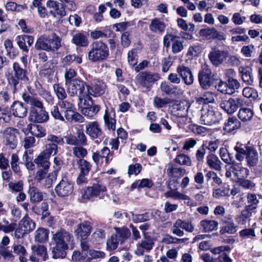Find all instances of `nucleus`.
<instances>
[{"instance_id":"obj_1","label":"nucleus","mask_w":262,"mask_h":262,"mask_svg":"<svg viewBox=\"0 0 262 262\" xmlns=\"http://www.w3.org/2000/svg\"><path fill=\"white\" fill-rule=\"evenodd\" d=\"M52 249L54 258H63L67 255L66 250L74 245L72 235L65 230H61L53 234Z\"/></svg>"},{"instance_id":"obj_2","label":"nucleus","mask_w":262,"mask_h":262,"mask_svg":"<svg viewBox=\"0 0 262 262\" xmlns=\"http://www.w3.org/2000/svg\"><path fill=\"white\" fill-rule=\"evenodd\" d=\"M13 70H8L5 74L8 85L12 88L13 93L18 90L19 81L27 82L29 78L27 76V70L22 68L18 62H14L12 66Z\"/></svg>"},{"instance_id":"obj_3","label":"nucleus","mask_w":262,"mask_h":262,"mask_svg":"<svg viewBox=\"0 0 262 262\" xmlns=\"http://www.w3.org/2000/svg\"><path fill=\"white\" fill-rule=\"evenodd\" d=\"M61 38L56 33L43 34L36 41L35 47L37 50L46 51H56L61 47Z\"/></svg>"},{"instance_id":"obj_4","label":"nucleus","mask_w":262,"mask_h":262,"mask_svg":"<svg viewBox=\"0 0 262 262\" xmlns=\"http://www.w3.org/2000/svg\"><path fill=\"white\" fill-rule=\"evenodd\" d=\"M67 85V91L70 96H77L79 101L83 105H86L87 100L91 101L92 98L86 94L85 87L86 83L80 79L76 78L70 81Z\"/></svg>"},{"instance_id":"obj_5","label":"nucleus","mask_w":262,"mask_h":262,"mask_svg":"<svg viewBox=\"0 0 262 262\" xmlns=\"http://www.w3.org/2000/svg\"><path fill=\"white\" fill-rule=\"evenodd\" d=\"M106 192L105 184L99 180L83 189L81 192V198L83 200L94 201L97 199H102Z\"/></svg>"},{"instance_id":"obj_6","label":"nucleus","mask_w":262,"mask_h":262,"mask_svg":"<svg viewBox=\"0 0 262 262\" xmlns=\"http://www.w3.org/2000/svg\"><path fill=\"white\" fill-rule=\"evenodd\" d=\"M88 55L89 60L91 62L103 61L109 56V49L106 44L102 41H95L90 45Z\"/></svg>"},{"instance_id":"obj_7","label":"nucleus","mask_w":262,"mask_h":262,"mask_svg":"<svg viewBox=\"0 0 262 262\" xmlns=\"http://www.w3.org/2000/svg\"><path fill=\"white\" fill-rule=\"evenodd\" d=\"M222 119L221 114L212 107H204L201 110L200 121L206 125L217 124Z\"/></svg>"},{"instance_id":"obj_8","label":"nucleus","mask_w":262,"mask_h":262,"mask_svg":"<svg viewBox=\"0 0 262 262\" xmlns=\"http://www.w3.org/2000/svg\"><path fill=\"white\" fill-rule=\"evenodd\" d=\"M36 224L28 215H26L19 222L18 227L15 230L14 235L17 238H22L25 234L33 231Z\"/></svg>"},{"instance_id":"obj_9","label":"nucleus","mask_w":262,"mask_h":262,"mask_svg":"<svg viewBox=\"0 0 262 262\" xmlns=\"http://www.w3.org/2000/svg\"><path fill=\"white\" fill-rule=\"evenodd\" d=\"M163 45L166 48L171 46V52L178 54L184 49L183 41L180 37L171 33L166 34L163 37Z\"/></svg>"},{"instance_id":"obj_10","label":"nucleus","mask_w":262,"mask_h":262,"mask_svg":"<svg viewBox=\"0 0 262 262\" xmlns=\"http://www.w3.org/2000/svg\"><path fill=\"white\" fill-rule=\"evenodd\" d=\"M160 78L158 73L149 71L139 73L136 77V81L138 84L143 88H149L152 83Z\"/></svg>"},{"instance_id":"obj_11","label":"nucleus","mask_w":262,"mask_h":262,"mask_svg":"<svg viewBox=\"0 0 262 262\" xmlns=\"http://www.w3.org/2000/svg\"><path fill=\"white\" fill-rule=\"evenodd\" d=\"M183 230L188 232H192L194 230V226L190 221L177 219L173 223L171 232L178 236H183L185 234Z\"/></svg>"},{"instance_id":"obj_12","label":"nucleus","mask_w":262,"mask_h":262,"mask_svg":"<svg viewBox=\"0 0 262 262\" xmlns=\"http://www.w3.org/2000/svg\"><path fill=\"white\" fill-rule=\"evenodd\" d=\"M49 118V113L45 108H30L28 118L29 121L36 123H43L48 122Z\"/></svg>"},{"instance_id":"obj_13","label":"nucleus","mask_w":262,"mask_h":262,"mask_svg":"<svg viewBox=\"0 0 262 262\" xmlns=\"http://www.w3.org/2000/svg\"><path fill=\"white\" fill-rule=\"evenodd\" d=\"M86 134L93 140L97 139L95 143L99 144L103 138V132L98 121L88 123L85 127Z\"/></svg>"},{"instance_id":"obj_14","label":"nucleus","mask_w":262,"mask_h":262,"mask_svg":"<svg viewBox=\"0 0 262 262\" xmlns=\"http://www.w3.org/2000/svg\"><path fill=\"white\" fill-rule=\"evenodd\" d=\"M73 189V183L66 177L62 178L55 188L57 195L61 197L70 195L72 193Z\"/></svg>"},{"instance_id":"obj_15","label":"nucleus","mask_w":262,"mask_h":262,"mask_svg":"<svg viewBox=\"0 0 262 262\" xmlns=\"http://www.w3.org/2000/svg\"><path fill=\"white\" fill-rule=\"evenodd\" d=\"M5 144L11 149L16 147L18 143V131L13 127H7L3 131Z\"/></svg>"},{"instance_id":"obj_16","label":"nucleus","mask_w":262,"mask_h":262,"mask_svg":"<svg viewBox=\"0 0 262 262\" xmlns=\"http://www.w3.org/2000/svg\"><path fill=\"white\" fill-rule=\"evenodd\" d=\"M244 104V101L241 98H230L228 100H222L220 107L229 114L235 112L238 108Z\"/></svg>"},{"instance_id":"obj_17","label":"nucleus","mask_w":262,"mask_h":262,"mask_svg":"<svg viewBox=\"0 0 262 262\" xmlns=\"http://www.w3.org/2000/svg\"><path fill=\"white\" fill-rule=\"evenodd\" d=\"M198 79L201 86L203 89H209L212 84V72L209 66L203 64L202 70L199 72Z\"/></svg>"},{"instance_id":"obj_18","label":"nucleus","mask_w":262,"mask_h":262,"mask_svg":"<svg viewBox=\"0 0 262 262\" xmlns=\"http://www.w3.org/2000/svg\"><path fill=\"white\" fill-rule=\"evenodd\" d=\"M229 55V53L226 50H220L217 48H213L209 53L208 57L211 63L217 67L222 64Z\"/></svg>"},{"instance_id":"obj_19","label":"nucleus","mask_w":262,"mask_h":262,"mask_svg":"<svg viewBox=\"0 0 262 262\" xmlns=\"http://www.w3.org/2000/svg\"><path fill=\"white\" fill-rule=\"evenodd\" d=\"M106 85L102 80H94L92 85H86V94L89 96L98 97L102 95L105 92Z\"/></svg>"},{"instance_id":"obj_20","label":"nucleus","mask_w":262,"mask_h":262,"mask_svg":"<svg viewBox=\"0 0 262 262\" xmlns=\"http://www.w3.org/2000/svg\"><path fill=\"white\" fill-rule=\"evenodd\" d=\"M92 229L91 224L89 222L84 221L77 225L74 234L77 238L86 239L90 236Z\"/></svg>"},{"instance_id":"obj_21","label":"nucleus","mask_w":262,"mask_h":262,"mask_svg":"<svg viewBox=\"0 0 262 262\" xmlns=\"http://www.w3.org/2000/svg\"><path fill=\"white\" fill-rule=\"evenodd\" d=\"M177 72L186 85H190L193 83L194 76L191 70L189 67L184 65H180L177 68Z\"/></svg>"},{"instance_id":"obj_22","label":"nucleus","mask_w":262,"mask_h":262,"mask_svg":"<svg viewBox=\"0 0 262 262\" xmlns=\"http://www.w3.org/2000/svg\"><path fill=\"white\" fill-rule=\"evenodd\" d=\"M199 35L205 37L207 40L215 39L225 40V37L223 33L219 32L214 28H206L202 29L199 31Z\"/></svg>"},{"instance_id":"obj_23","label":"nucleus","mask_w":262,"mask_h":262,"mask_svg":"<svg viewBox=\"0 0 262 262\" xmlns=\"http://www.w3.org/2000/svg\"><path fill=\"white\" fill-rule=\"evenodd\" d=\"M111 154L110 149L107 147H104L100 151L95 152L92 155V159L96 165H98L100 161L102 163V160L104 159L105 164L107 165L112 158H110V155Z\"/></svg>"},{"instance_id":"obj_24","label":"nucleus","mask_w":262,"mask_h":262,"mask_svg":"<svg viewBox=\"0 0 262 262\" xmlns=\"http://www.w3.org/2000/svg\"><path fill=\"white\" fill-rule=\"evenodd\" d=\"M115 112L114 109L110 106V107L105 105V110L103 119L105 125L109 129L114 130L116 128Z\"/></svg>"},{"instance_id":"obj_25","label":"nucleus","mask_w":262,"mask_h":262,"mask_svg":"<svg viewBox=\"0 0 262 262\" xmlns=\"http://www.w3.org/2000/svg\"><path fill=\"white\" fill-rule=\"evenodd\" d=\"M11 112L15 117L24 118L26 116L28 110L23 102L15 101L11 106Z\"/></svg>"},{"instance_id":"obj_26","label":"nucleus","mask_w":262,"mask_h":262,"mask_svg":"<svg viewBox=\"0 0 262 262\" xmlns=\"http://www.w3.org/2000/svg\"><path fill=\"white\" fill-rule=\"evenodd\" d=\"M17 45L23 51L28 52L29 48L33 43L34 38L32 36L27 35H18L15 39Z\"/></svg>"},{"instance_id":"obj_27","label":"nucleus","mask_w":262,"mask_h":262,"mask_svg":"<svg viewBox=\"0 0 262 262\" xmlns=\"http://www.w3.org/2000/svg\"><path fill=\"white\" fill-rule=\"evenodd\" d=\"M238 71L243 81L248 85H252L254 81L252 68L249 66H242L239 68Z\"/></svg>"},{"instance_id":"obj_28","label":"nucleus","mask_w":262,"mask_h":262,"mask_svg":"<svg viewBox=\"0 0 262 262\" xmlns=\"http://www.w3.org/2000/svg\"><path fill=\"white\" fill-rule=\"evenodd\" d=\"M93 103L92 99L91 101L87 100L86 102L85 106L82 108L81 110V113L87 117L91 118L96 115L97 113L100 111V106L98 105H94L92 106Z\"/></svg>"},{"instance_id":"obj_29","label":"nucleus","mask_w":262,"mask_h":262,"mask_svg":"<svg viewBox=\"0 0 262 262\" xmlns=\"http://www.w3.org/2000/svg\"><path fill=\"white\" fill-rule=\"evenodd\" d=\"M155 245L154 239L146 233H143V239L137 244V247L141 248L147 252L151 250Z\"/></svg>"},{"instance_id":"obj_30","label":"nucleus","mask_w":262,"mask_h":262,"mask_svg":"<svg viewBox=\"0 0 262 262\" xmlns=\"http://www.w3.org/2000/svg\"><path fill=\"white\" fill-rule=\"evenodd\" d=\"M28 193L31 203H39L43 199L42 192L35 186H30Z\"/></svg>"},{"instance_id":"obj_31","label":"nucleus","mask_w":262,"mask_h":262,"mask_svg":"<svg viewBox=\"0 0 262 262\" xmlns=\"http://www.w3.org/2000/svg\"><path fill=\"white\" fill-rule=\"evenodd\" d=\"M64 120L69 122H75L82 123L84 121V117L79 113L72 108L67 111H64Z\"/></svg>"},{"instance_id":"obj_32","label":"nucleus","mask_w":262,"mask_h":262,"mask_svg":"<svg viewBox=\"0 0 262 262\" xmlns=\"http://www.w3.org/2000/svg\"><path fill=\"white\" fill-rule=\"evenodd\" d=\"M254 111L249 107H242L238 112L237 116L238 119L244 123L250 122L253 118Z\"/></svg>"},{"instance_id":"obj_33","label":"nucleus","mask_w":262,"mask_h":262,"mask_svg":"<svg viewBox=\"0 0 262 262\" xmlns=\"http://www.w3.org/2000/svg\"><path fill=\"white\" fill-rule=\"evenodd\" d=\"M206 163L211 169L220 171L222 169V162L218 157L214 154H209L206 157Z\"/></svg>"},{"instance_id":"obj_34","label":"nucleus","mask_w":262,"mask_h":262,"mask_svg":"<svg viewBox=\"0 0 262 262\" xmlns=\"http://www.w3.org/2000/svg\"><path fill=\"white\" fill-rule=\"evenodd\" d=\"M247 150L246 158L247 164L251 166L256 165L258 161V154L257 151L251 146H248Z\"/></svg>"},{"instance_id":"obj_35","label":"nucleus","mask_w":262,"mask_h":262,"mask_svg":"<svg viewBox=\"0 0 262 262\" xmlns=\"http://www.w3.org/2000/svg\"><path fill=\"white\" fill-rule=\"evenodd\" d=\"M241 126V122L234 116L229 117L225 123L223 129L226 132H231L239 128Z\"/></svg>"},{"instance_id":"obj_36","label":"nucleus","mask_w":262,"mask_h":262,"mask_svg":"<svg viewBox=\"0 0 262 262\" xmlns=\"http://www.w3.org/2000/svg\"><path fill=\"white\" fill-rule=\"evenodd\" d=\"M165 23L159 18H154L151 20L149 26V30L154 33H162L165 29Z\"/></svg>"},{"instance_id":"obj_37","label":"nucleus","mask_w":262,"mask_h":262,"mask_svg":"<svg viewBox=\"0 0 262 262\" xmlns=\"http://www.w3.org/2000/svg\"><path fill=\"white\" fill-rule=\"evenodd\" d=\"M22 97L24 101L31 106V107H36L38 109L45 108L43 103L38 99L26 93H24Z\"/></svg>"},{"instance_id":"obj_38","label":"nucleus","mask_w":262,"mask_h":262,"mask_svg":"<svg viewBox=\"0 0 262 262\" xmlns=\"http://www.w3.org/2000/svg\"><path fill=\"white\" fill-rule=\"evenodd\" d=\"M71 42L79 47H86L89 41L86 36L82 33H77L73 35Z\"/></svg>"},{"instance_id":"obj_39","label":"nucleus","mask_w":262,"mask_h":262,"mask_svg":"<svg viewBox=\"0 0 262 262\" xmlns=\"http://www.w3.org/2000/svg\"><path fill=\"white\" fill-rule=\"evenodd\" d=\"M79 172L89 175L92 168V164L84 159H79L77 161Z\"/></svg>"},{"instance_id":"obj_40","label":"nucleus","mask_w":262,"mask_h":262,"mask_svg":"<svg viewBox=\"0 0 262 262\" xmlns=\"http://www.w3.org/2000/svg\"><path fill=\"white\" fill-rule=\"evenodd\" d=\"M186 173V170L182 167H175L172 164L168 165L167 169V174L168 176L172 178L181 177L183 176Z\"/></svg>"},{"instance_id":"obj_41","label":"nucleus","mask_w":262,"mask_h":262,"mask_svg":"<svg viewBox=\"0 0 262 262\" xmlns=\"http://www.w3.org/2000/svg\"><path fill=\"white\" fill-rule=\"evenodd\" d=\"M49 157L46 156L42 152L35 158L34 162L37 165L38 167H41L45 169H49L50 165L49 162Z\"/></svg>"},{"instance_id":"obj_42","label":"nucleus","mask_w":262,"mask_h":262,"mask_svg":"<svg viewBox=\"0 0 262 262\" xmlns=\"http://www.w3.org/2000/svg\"><path fill=\"white\" fill-rule=\"evenodd\" d=\"M218 225V222L214 220H204L200 222V226L206 232L217 230Z\"/></svg>"},{"instance_id":"obj_43","label":"nucleus","mask_w":262,"mask_h":262,"mask_svg":"<svg viewBox=\"0 0 262 262\" xmlns=\"http://www.w3.org/2000/svg\"><path fill=\"white\" fill-rule=\"evenodd\" d=\"M27 128L29 130L32 129L31 131L32 135L37 138H42L46 135V129L41 125L29 124Z\"/></svg>"},{"instance_id":"obj_44","label":"nucleus","mask_w":262,"mask_h":262,"mask_svg":"<svg viewBox=\"0 0 262 262\" xmlns=\"http://www.w3.org/2000/svg\"><path fill=\"white\" fill-rule=\"evenodd\" d=\"M49 231L43 228H39L35 232L34 239L38 243H43L48 239Z\"/></svg>"},{"instance_id":"obj_45","label":"nucleus","mask_w":262,"mask_h":262,"mask_svg":"<svg viewBox=\"0 0 262 262\" xmlns=\"http://www.w3.org/2000/svg\"><path fill=\"white\" fill-rule=\"evenodd\" d=\"M250 210H251L249 209V206H246L242 210L241 214L236 217V222L240 225L245 224L247 220L252 216V213Z\"/></svg>"},{"instance_id":"obj_46","label":"nucleus","mask_w":262,"mask_h":262,"mask_svg":"<svg viewBox=\"0 0 262 262\" xmlns=\"http://www.w3.org/2000/svg\"><path fill=\"white\" fill-rule=\"evenodd\" d=\"M213 196L216 199L230 196V186L225 184L222 188L214 189Z\"/></svg>"},{"instance_id":"obj_47","label":"nucleus","mask_w":262,"mask_h":262,"mask_svg":"<svg viewBox=\"0 0 262 262\" xmlns=\"http://www.w3.org/2000/svg\"><path fill=\"white\" fill-rule=\"evenodd\" d=\"M16 224L14 222L9 223L6 219H3L0 223V231L8 233L16 229Z\"/></svg>"},{"instance_id":"obj_48","label":"nucleus","mask_w":262,"mask_h":262,"mask_svg":"<svg viewBox=\"0 0 262 262\" xmlns=\"http://www.w3.org/2000/svg\"><path fill=\"white\" fill-rule=\"evenodd\" d=\"M116 233L114 234L117 236L120 243H123L130 235V232L127 228H116Z\"/></svg>"},{"instance_id":"obj_49","label":"nucleus","mask_w":262,"mask_h":262,"mask_svg":"<svg viewBox=\"0 0 262 262\" xmlns=\"http://www.w3.org/2000/svg\"><path fill=\"white\" fill-rule=\"evenodd\" d=\"M164 196L166 198H171L174 200H189L190 199L188 195L183 194L176 190H170L164 193Z\"/></svg>"},{"instance_id":"obj_50","label":"nucleus","mask_w":262,"mask_h":262,"mask_svg":"<svg viewBox=\"0 0 262 262\" xmlns=\"http://www.w3.org/2000/svg\"><path fill=\"white\" fill-rule=\"evenodd\" d=\"M175 162L180 165H185L190 166L192 165V162L190 158L184 154H180L177 155L174 159Z\"/></svg>"},{"instance_id":"obj_51","label":"nucleus","mask_w":262,"mask_h":262,"mask_svg":"<svg viewBox=\"0 0 262 262\" xmlns=\"http://www.w3.org/2000/svg\"><path fill=\"white\" fill-rule=\"evenodd\" d=\"M33 252L36 254L42 260H46L47 257V248L43 245L33 246L32 247Z\"/></svg>"},{"instance_id":"obj_52","label":"nucleus","mask_w":262,"mask_h":262,"mask_svg":"<svg viewBox=\"0 0 262 262\" xmlns=\"http://www.w3.org/2000/svg\"><path fill=\"white\" fill-rule=\"evenodd\" d=\"M74 61H76L78 64H80L82 62V59L81 57L76 56L75 54H69L62 59V63L64 66H70Z\"/></svg>"},{"instance_id":"obj_53","label":"nucleus","mask_w":262,"mask_h":262,"mask_svg":"<svg viewBox=\"0 0 262 262\" xmlns=\"http://www.w3.org/2000/svg\"><path fill=\"white\" fill-rule=\"evenodd\" d=\"M247 147L248 146L238 144L234 147V149L236 151L235 158L237 160L242 161L244 160L247 155Z\"/></svg>"},{"instance_id":"obj_54","label":"nucleus","mask_w":262,"mask_h":262,"mask_svg":"<svg viewBox=\"0 0 262 262\" xmlns=\"http://www.w3.org/2000/svg\"><path fill=\"white\" fill-rule=\"evenodd\" d=\"M54 92L59 100H63L67 97L64 88L59 84H54L53 86Z\"/></svg>"},{"instance_id":"obj_55","label":"nucleus","mask_w":262,"mask_h":262,"mask_svg":"<svg viewBox=\"0 0 262 262\" xmlns=\"http://www.w3.org/2000/svg\"><path fill=\"white\" fill-rule=\"evenodd\" d=\"M247 202L249 204V209L251 210L255 209L259 203V199L256 194L248 193L247 195Z\"/></svg>"},{"instance_id":"obj_56","label":"nucleus","mask_w":262,"mask_h":262,"mask_svg":"<svg viewBox=\"0 0 262 262\" xmlns=\"http://www.w3.org/2000/svg\"><path fill=\"white\" fill-rule=\"evenodd\" d=\"M197 101L205 103L213 102L214 101V94L210 92H206L202 96L197 98Z\"/></svg>"},{"instance_id":"obj_57","label":"nucleus","mask_w":262,"mask_h":262,"mask_svg":"<svg viewBox=\"0 0 262 262\" xmlns=\"http://www.w3.org/2000/svg\"><path fill=\"white\" fill-rule=\"evenodd\" d=\"M38 94L42 97L49 104H53L54 101V97L51 94L45 89H41L38 91Z\"/></svg>"},{"instance_id":"obj_58","label":"nucleus","mask_w":262,"mask_h":262,"mask_svg":"<svg viewBox=\"0 0 262 262\" xmlns=\"http://www.w3.org/2000/svg\"><path fill=\"white\" fill-rule=\"evenodd\" d=\"M237 226L233 222H228L221 230L222 234H234L237 231Z\"/></svg>"},{"instance_id":"obj_59","label":"nucleus","mask_w":262,"mask_h":262,"mask_svg":"<svg viewBox=\"0 0 262 262\" xmlns=\"http://www.w3.org/2000/svg\"><path fill=\"white\" fill-rule=\"evenodd\" d=\"M232 172L238 179H242L247 177L249 175V170L244 167H240L239 170H237L235 166L231 167Z\"/></svg>"},{"instance_id":"obj_60","label":"nucleus","mask_w":262,"mask_h":262,"mask_svg":"<svg viewBox=\"0 0 262 262\" xmlns=\"http://www.w3.org/2000/svg\"><path fill=\"white\" fill-rule=\"evenodd\" d=\"M72 150L73 155L79 159H83L88 154L87 150L82 146H75Z\"/></svg>"},{"instance_id":"obj_61","label":"nucleus","mask_w":262,"mask_h":262,"mask_svg":"<svg viewBox=\"0 0 262 262\" xmlns=\"http://www.w3.org/2000/svg\"><path fill=\"white\" fill-rule=\"evenodd\" d=\"M58 146L54 143L47 144L45 146V149L42 152L46 156L50 157L51 154L55 155L57 152Z\"/></svg>"},{"instance_id":"obj_62","label":"nucleus","mask_w":262,"mask_h":262,"mask_svg":"<svg viewBox=\"0 0 262 262\" xmlns=\"http://www.w3.org/2000/svg\"><path fill=\"white\" fill-rule=\"evenodd\" d=\"M220 155L222 160L227 164H230L234 162L232 160L233 157H231L226 148L222 147L220 149Z\"/></svg>"},{"instance_id":"obj_63","label":"nucleus","mask_w":262,"mask_h":262,"mask_svg":"<svg viewBox=\"0 0 262 262\" xmlns=\"http://www.w3.org/2000/svg\"><path fill=\"white\" fill-rule=\"evenodd\" d=\"M11 119V115L8 108L0 107V121L9 122Z\"/></svg>"},{"instance_id":"obj_64","label":"nucleus","mask_w":262,"mask_h":262,"mask_svg":"<svg viewBox=\"0 0 262 262\" xmlns=\"http://www.w3.org/2000/svg\"><path fill=\"white\" fill-rule=\"evenodd\" d=\"M169 101L168 98H161V97L156 96L154 98L153 104L155 107L160 108L166 106L169 103Z\"/></svg>"}]
</instances>
